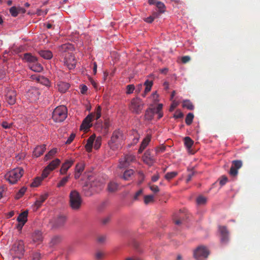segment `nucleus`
<instances>
[{
    "label": "nucleus",
    "instance_id": "1",
    "mask_svg": "<svg viewBox=\"0 0 260 260\" xmlns=\"http://www.w3.org/2000/svg\"><path fill=\"white\" fill-rule=\"evenodd\" d=\"M124 140V136L122 131L119 129L113 132L108 145L113 150L120 148Z\"/></svg>",
    "mask_w": 260,
    "mask_h": 260
},
{
    "label": "nucleus",
    "instance_id": "2",
    "mask_svg": "<svg viewBox=\"0 0 260 260\" xmlns=\"http://www.w3.org/2000/svg\"><path fill=\"white\" fill-rule=\"evenodd\" d=\"M82 200L79 193L76 190H72L69 195V205L73 210H79L82 204Z\"/></svg>",
    "mask_w": 260,
    "mask_h": 260
},
{
    "label": "nucleus",
    "instance_id": "3",
    "mask_svg": "<svg viewBox=\"0 0 260 260\" xmlns=\"http://www.w3.org/2000/svg\"><path fill=\"white\" fill-rule=\"evenodd\" d=\"M101 116V108L98 106L95 110V113H91L88 115L86 118L83 120V122L80 126V129L84 130V131H87L91 126L90 122L95 117L96 120H98Z\"/></svg>",
    "mask_w": 260,
    "mask_h": 260
},
{
    "label": "nucleus",
    "instance_id": "4",
    "mask_svg": "<svg viewBox=\"0 0 260 260\" xmlns=\"http://www.w3.org/2000/svg\"><path fill=\"white\" fill-rule=\"evenodd\" d=\"M23 173L24 170L21 168H18L8 172L5 175V178L10 183L15 184L22 177Z\"/></svg>",
    "mask_w": 260,
    "mask_h": 260
},
{
    "label": "nucleus",
    "instance_id": "5",
    "mask_svg": "<svg viewBox=\"0 0 260 260\" xmlns=\"http://www.w3.org/2000/svg\"><path fill=\"white\" fill-rule=\"evenodd\" d=\"M67 117V109L64 106L56 107L52 113V118L55 122H62Z\"/></svg>",
    "mask_w": 260,
    "mask_h": 260
},
{
    "label": "nucleus",
    "instance_id": "6",
    "mask_svg": "<svg viewBox=\"0 0 260 260\" xmlns=\"http://www.w3.org/2000/svg\"><path fill=\"white\" fill-rule=\"evenodd\" d=\"M210 254L208 248L204 245H200L193 251V256L196 260H205Z\"/></svg>",
    "mask_w": 260,
    "mask_h": 260
},
{
    "label": "nucleus",
    "instance_id": "7",
    "mask_svg": "<svg viewBox=\"0 0 260 260\" xmlns=\"http://www.w3.org/2000/svg\"><path fill=\"white\" fill-rule=\"evenodd\" d=\"M11 253L15 257L20 258L24 253V242L22 240H18L13 244L11 248Z\"/></svg>",
    "mask_w": 260,
    "mask_h": 260
},
{
    "label": "nucleus",
    "instance_id": "8",
    "mask_svg": "<svg viewBox=\"0 0 260 260\" xmlns=\"http://www.w3.org/2000/svg\"><path fill=\"white\" fill-rule=\"evenodd\" d=\"M143 103L139 98H134L132 100L129 106V109L134 113L139 114L143 108Z\"/></svg>",
    "mask_w": 260,
    "mask_h": 260
},
{
    "label": "nucleus",
    "instance_id": "9",
    "mask_svg": "<svg viewBox=\"0 0 260 260\" xmlns=\"http://www.w3.org/2000/svg\"><path fill=\"white\" fill-rule=\"evenodd\" d=\"M243 165L241 160H234L232 161V166L229 171V174L233 177H235L238 173V170L240 169Z\"/></svg>",
    "mask_w": 260,
    "mask_h": 260
},
{
    "label": "nucleus",
    "instance_id": "10",
    "mask_svg": "<svg viewBox=\"0 0 260 260\" xmlns=\"http://www.w3.org/2000/svg\"><path fill=\"white\" fill-rule=\"evenodd\" d=\"M63 57H64V64L67 66L70 70L75 67L76 61L75 59V57L73 55V53L71 54L68 53L63 54Z\"/></svg>",
    "mask_w": 260,
    "mask_h": 260
},
{
    "label": "nucleus",
    "instance_id": "11",
    "mask_svg": "<svg viewBox=\"0 0 260 260\" xmlns=\"http://www.w3.org/2000/svg\"><path fill=\"white\" fill-rule=\"evenodd\" d=\"M110 125V121L108 119H106L104 122L96 123L95 125L96 128L98 131H101V133L103 135H106L108 132L109 127Z\"/></svg>",
    "mask_w": 260,
    "mask_h": 260
},
{
    "label": "nucleus",
    "instance_id": "12",
    "mask_svg": "<svg viewBox=\"0 0 260 260\" xmlns=\"http://www.w3.org/2000/svg\"><path fill=\"white\" fill-rule=\"evenodd\" d=\"M142 158L143 161L149 166H152L155 161V159L154 156L151 154V151L150 150L146 151L142 157Z\"/></svg>",
    "mask_w": 260,
    "mask_h": 260
},
{
    "label": "nucleus",
    "instance_id": "13",
    "mask_svg": "<svg viewBox=\"0 0 260 260\" xmlns=\"http://www.w3.org/2000/svg\"><path fill=\"white\" fill-rule=\"evenodd\" d=\"M218 230L220 234V241L222 243L225 244L229 241V232L225 226H219Z\"/></svg>",
    "mask_w": 260,
    "mask_h": 260
},
{
    "label": "nucleus",
    "instance_id": "14",
    "mask_svg": "<svg viewBox=\"0 0 260 260\" xmlns=\"http://www.w3.org/2000/svg\"><path fill=\"white\" fill-rule=\"evenodd\" d=\"M6 100L9 105H14L16 100V91L13 89L8 90L6 94Z\"/></svg>",
    "mask_w": 260,
    "mask_h": 260
},
{
    "label": "nucleus",
    "instance_id": "15",
    "mask_svg": "<svg viewBox=\"0 0 260 260\" xmlns=\"http://www.w3.org/2000/svg\"><path fill=\"white\" fill-rule=\"evenodd\" d=\"M74 50V47L71 44H64L60 46L59 48V51L62 53V56L63 54L68 53L71 54Z\"/></svg>",
    "mask_w": 260,
    "mask_h": 260
},
{
    "label": "nucleus",
    "instance_id": "16",
    "mask_svg": "<svg viewBox=\"0 0 260 260\" xmlns=\"http://www.w3.org/2000/svg\"><path fill=\"white\" fill-rule=\"evenodd\" d=\"M48 197V193H45L40 196L39 198L36 201L34 205V210H37L39 208H40L42 206V204L47 199Z\"/></svg>",
    "mask_w": 260,
    "mask_h": 260
},
{
    "label": "nucleus",
    "instance_id": "17",
    "mask_svg": "<svg viewBox=\"0 0 260 260\" xmlns=\"http://www.w3.org/2000/svg\"><path fill=\"white\" fill-rule=\"evenodd\" d=\"M74 164V160H67L61 166L60 169V174L61 175H64L67 173L68 170L72 167Z\"/></svg>",
    "mask_w": 260,
    "mask_h": 260
},
{
    "label": "nucleus",
    "instance_id": "18",
    "mask_svg": "<svg viewBox=\"0 0 260 260\" xmlns=\"http://www.w3.org/2000/svg\"><path fill=\"white\" fill-rule=\"evenodd\" d=\"M46 150V145L43 144L40 146H37L34 149L33 152V155L38 157L42 155Z\"/></svg>",
    "mask_w": 260,
    "mask_h": 260
},
{
    "label": "nucleus",
    "instance_id": "19",
    "mask_svg": "<svg viewBox=\"0 0 260 260\" xmlns=\"http://www.w3.org/2000/svg\"><path fill=\"white\" fill-rule=\"evenodd\" d=\"M62 241V237L59 235H54L52 236L49 242L50 247H54L58 245L61 243Z\"/></svg>",
    "mask_w": 260,
    "mask_h": 260
},
{
    "label": "nucleus",
    "instance_id": "20",
    "mask_svg": "<svg viewBox=\"0 0 260 260\" xmlns=\"http://www.w3.org/2000/svg\"><path fill=\"white\" fill-rule=\"evenodd\" d=\"M95 135H91L87 140V143L85 146V149L87 151L91 152L93 147V143L95 140Z\"/></svg>",
    "mask_w": 260,
    "mask_h": 260
},
{
    "label": "nucleus",
    "instance_id": "21",
    "mask_svg": "<svg viewBox=\"0 0 260 260\" xmlns=\"http://www.w3.org/2000/svg\"><path fill=\"white\" fill-rule=\"evenodd\" d=\"M66 221V217L64 215H60L58 216L54 220V225L56 227H60L63 226Z\"/></svg>",
    "mask_w": 260,
    "mask_h": 260
},
{
    "label": "nucleus",
    "instance_id": "22",
    "mask_svg": "<svg viewBox=\"0 0 260 260\" xmlns=\"http://www.w3.org/2000/svg\"><path fill=\"white\" fill-rule=\"evenodd\" d=\"M28 67L31 70L35 72H41L43 69L42 65L39 63L38 61H37L36 62L29 64Z\"/></svg>",
    "mask_w": 260,
    "mask_h": 260
},
{
    "label": "nucleus",
    "instance_id": "23",
    "mask_svg": "<svg viewBox=\"0 0 260 260\" xmlns=\"http://www.w3.org/2000/svg\"><path fill=\"white\" fill-rule=\"evenodd\" d=\"M151 137L149 136H147L144 139L142 142L140 147L138 150V153H141L146 148L150 141Z\"/></svg>",
    "mask_w": 260,
    "mask_h": 260
},
{
    "label": "nucleus",
    "instance_id": "24",
    "mask_svg": "<svg viewBox=\"0 0 260 260\" xmlns=\"http://www.w3.org/2000/svg\"><path fill=\"white\" fill-rule=\"evenodd\" d=\"M23 59L25 60L26 62H28L29 64H31L34 62H36L38 61L37 57L35 56L32 55L30 53H25L23 56Z\"/></svg>",
    "mask_w": 260,
    "mask_h": 260
},
{
    "label": "nucleus",
    "instance_id": "25",
    "mask_svg": "<svg viewBox=\"0 0 260 260\" xmlns=\"http://www.w3.org/2000/svg\"><path fill=\"white\" fill-rule=\"evenodd\" d=\"M32 240L34 242L40 243L43 240V236L41 232L40 231H36L32 236Z\"/></svg>",
    "mask_w": 260,
    "mask_h": 260
},
{
    "label": "nucleus",
    "instance_id": "26",
    "mask_svg": "<svg viewBox=\"0 0 260 260\" xmlns=\"http://www.w3.org/2000/svg\"><path fill=\"white\" fill-rule=\"evenodd\" d=\"M163 105L162 104H159L156 108H152L154 114H157L158 115V119L161 118L163 116V112L162 111Z\"/></svg>",
    "mask_w": 260,
    "mask_h": 260
},
{
    "label": "nucleus",
    "instance_id": "27",
    "mask_svg": "<svg viewBox=\"0 0 260 260\" xmlns=\"http://www.w3.org/2000/svg\"><path fill=\"white\" fill-rule=\"evenodd\" d=\"M58 90L62 93L65 92L70 87V85L64 82H59L57 83Z\"/></svg>",
    "mask_w": 260,
    "mask_h": 260
},
{
    "label": "nucleus",
    "instance_id": "28",
    "mask_svg": "<svg viewBox=\"0 0 260 260\" xmlns=\"http://www.w3.org/2000/svg\"><path fill=\"white\" fill-rule=\"evenodd\" d=\"M28 215V212L27 211H25L21 213H20L17 217V221L20 223H23L25 224L27 221V217Z\"/></svg>",
    "mask_w": 260,
    "mask_h": 260
},
{
    "label": "nucleus",
    "instance_id": "29",
    "mask_svg": "<svg viewBox=\"0 0 260 260\" xmlns=\"http://www.w3.org/2000/svg\"><path fill=\"white\" fill-rule=\"evenodd\" d=\"M40 55L43 58L49 59L52 57V53L49 50H41L39 51Z\"/></svg>",
    "mask_w": 260,
    "mask_h": 260
},
{
    "label": "nucleus",
    "instance_id": "30",
    "mask_svg": "<svg viewBox=\"0 0 260 260\" xmlns=\"http://www.w3.org/2000/svg\"><path fill=\"white\" fill-rule=\"evenodd\" d=\"M60 159L56 158L51 161L47 167L50 169V170L53 171L60 164Z\"/></svg>",
    "mask_w": 260,
    "mask_h": 260
},
{
    "label": "nucleus",
    "instance_id": "31",
    "mask_svg": "<svg viewBox=\"0 0 260 260\" xmlns=\"http://www.w3.org/2000/svg\"><path fill=\"white\" fill-rule=\"evenodd\" d=\"M118 189V185L115 182L111 181L108 185V190L110 192H114Z\"/></svg>",
    "mask_w": 260,
    "mask_h": 260
},
{
    "label": "nucleus",
    "instance_id": "32",
    "mask_svg": "<svg viewBox=\"0 0 260 260\" xmlns=\"http://www.w3.org/2000/svg\"><path fill=\"white\" fill-rule=\"evenodd\" d=\"M57 149L56 148H53L49 151L44 157V161H47L51 159L57 153Z\"/></svg>",
    "mask_w": 260,
    "mask_h": 260
},
{
    "label": "nucleus",
    "instance_id": "33",
    "mask_svg": "<svg viewBox=\"0 0 260 260\" xmlns=\"http://www.w3.org/2000/svg\"><path fill=\"white\" fill-rule=\"evenodd\" d=\"M152 85H153V82L152 81L147 80L145 82L144 85L146 87H145V89L144 93L143 94V96H145L146 95V94L150 91Z\"/></svg>",
    "mask_w": 260,
    "mask_h": 260
},
{
    "label": "nucleus",
    "instance_id": "34",
    "mask_svg": "<svg viewBox=\"0 0 260 260\" xmlns=\"http://www.w3.org/2000/svg\"><path fill=\"white\" fill-rule=\"evenodd\" d=\"M182 107L190 110H192L194 109V106L192 103L188 100L183 101Z\"/></svg>",
    "mask_w": 260,
    "mask_h": 260
},
{
    "label": "nucleus",
    "instance_id": "35",
    "mask_svg": "<svg viewBox=\"0 0 260 260\" xmlns=\"http://www.w3.org/2000/svg\"><path fill=\"white\" fill-rule=\"evenodd\" d=\"M134 171L132 169L126 170L123 175V178L125 180H129L132 176L134 174Z\"/></svg>",
    "mask_w": 260,
    "mask_h": 260
},
{
    "label": "nucleus",
    "instance_id": "36",
    "mask_svg": "<svg viewBox=\"0 0 260 260\" xmlns=\"http://www.w3.org/2000/svg\"><path fill=\"white\" fill-rule=\"evenodd\" d=\"M70 178V174L68 175L67 176L62 178L60 181L57 183V187L59 188L62 186H64L68 182L69 179Z\"/></svg>",
    "mask_w": 260,
    "mask_h": 260
},
{
    "label": "nucleus",
    "instance_id": "37",
    "mask_svg": "<svg viewBox=\"0 0 260 260\" xmlns=\"http://www.w3.org/2000/svg\"><path fill=\"white\" fill-rule=\"evenodd\" d=\"M123 157L129 165H130L132 162L134 161L136 159L135 156L131 154H125L123 156Z\"/></svg>",
    "mask_w": 260,
    "mask_h": 260
},
{
    "label": "nucleus",
    "instance_id": "38",
    "mask_svg": "<svg viewBox=\"0 0 260 260\" xmlns=\"http://www.w3.org/2000/svg\"><path fill=\"white\" fill-rule=\"evenodd\" d=\"M178 175V172L176 171L168 172L165 176V178L168 181H170L175 178Z\"/></svg>",
    "mask_w": 260,
    "mask_h": 260
},
{
    "label": "nucleus",
    "instance_id": "39",
    "mask_svg": "<svg viewBox=\"0 0 260 260\" xmlns=\"http://www.w3.org/2000/svg\"><path fill=\"white\" fill-rule=\"evenodd\" d=\"M184 144H185V146L188 149H190L192 147V146L193 144V141L189 137H185L184 139Z\"/></svg>",
    "mask_w": 260,
    "mask_h": 260
},
{
    "label": "nucleus",
    "instance_id": "40",
    "mask_svg": "<svg viewBox=\"0 0 260 260\" xmlns=\"http://www.w3.org/2000/svg\"><path fill=\"white\" fill-rule=\"evenodd\" d=\"M154 113L151 109H149L146 110L145 112V119L148 120H151L153 119L154 116Z\"/></svg>",
    "mask_w": 260,
    "mask_h": 260
},
{
    "label": "nucleus",
    "instance_id": "41",
    "mask_svg": "<svg viewBox=\"0 0 260 260\" xmlns=\"http://www.w3.org/2000/svg\"><path fill=\"white\" fill-rule=\"evenodd\" d=\"M194 115L192 113H189L185 118V123L187 125H190L193 121Z\"/></svg>",
    "mask_w": 260,
    "mask_h": 260
},
{
    "label": "nucleus",
    "instance_id": "42",
    "mask_svg": "<svg viewBox=\"0 0 260 260\" xmlns=\"http://www.w3.org/2000/svg\"><path fill=\"white\" fill-rule=\"evenodd\" d=\"M156 6L158 9L159 13H163L165 11L166 7L164 4L161 2H157Z\"/></svg>",
    "mask_w": 260,
    "mask_h": 260
},
{
    "label": "nucleus",
    "instance_id": "43",
    "mask_svg": "<svg viewBox=\"0 0 260 260\" xmlns=\"http://www.w3.org/2000/svg\"><path fill=\"white\" fill-rule=\"evenodd\" d=\"M91 185V188L90 190L89 189L87 190V188H88L87 186H85L83 188V190L84 191L85 194L86 196H91L94 191H96L92 188V186L94 185V183L92 184Z\"/></svg>",
    "mask_w": 260,
    "mask_h": 260
},
{
    "label": "nucleus",
    "instance_id": "44",
    "mask_svg": "<svg viewBox=\"0 0 260 260\" xmlns=\"http://www.w3.org/2000/svg\"><path fill=\"white\" fill-rule=\"evenodd\" d=\"M207 199L202 196H200L197 198V203L199 205H205Z\"/></svg>",
    "mask_w": 260,
    "mask_h": 260
},
{
    "label": "nucleus",
    "instance_id": "45",
    "mask_svg": "<svg viewBox=\"0 0 260 260\" xmlns=\"http://www.w3.org/2000/svg\"><path fill=\"white\" fill-rule=\"evenodd\" d=\"M119 168H125L127 167L129 165L127 162L124 159V158L122 157H121V158L119 159Z\"/></svg>",
    "mask_w": 260,
    "mask_h": 260
},
{
    "label": "nucleus",
    "instance_id": "46",
    "mask_svg": "<svg viewBox=\"0 0 260 260\" xmlns=\"http://www.w3.org/2000/svg\"><path fill=\"white\" fill-rule=\"evenodd\" d=\"M84 164L82 162L78 163L76 166L75 171L82 173L84 170Z\"/></svg>",
    "mask_w": 260,
    "mask_h": 260
},
{
    "label": "nucleus",
    "instance_id": "47",
    "mask_svg": "<svg viewBox=\"0 0 260 260\" xmlns=\"http://www.w3.org/2000/svg\"><path fill=\"white\" fill-rule=\"evenodd\" d=\"M26 190V188L24 187H22L19 191L17 193L15 196L16 199H20L24 194Z\"/></svg>",
    "mask_w": 260,
    "mask_h": 260
},
{
    "label": "nucleus",
    "instance_id": "48",
    "mask_svg": "<svg viewBox=\"0 0 260 260\" xmlns=\"http://www.w3.org/2000/svg\"><path fill=\"white\" fill-rule=\"evenodd\" d=\"M42 179H41L40 177H37L36 178L34 181L31 184V187H37L41 183V182L42 181Z\"/></svg>",
    "mask_w": 260,
    "mask_h": 260
},
{
    "label": "nucleus",
    "instance_id": "49",
    "mask_svg": "<svg viewBox=\"0 0 260 260\" xmlns=\"http://www.w3.org/2000/svg\"><path fill=\"white\" fill-rule=\"evenodd\" d=\"M10 13L13 17H16L18 15V9L16 7H12L10 9Z\"/></svg>",
    "mask_w": 260,
    "mask_h": 260
},
{
    "label": "nucleus",
    "instance_id": "50",
    "mask_svg": "<svg viewBox=\"0 0 260 260\" xmlns=\"http://www.w3.org/2000/svg\"><path fill=\"white\" fill-rule=\"evenodd\" d=\"M154 200V196L153 195H147L144 197V203L146 204L153 202Z\"/></svg>",
    "mask_w": 260,
    "mask_h": 260
},
{
    "label": "nucleus",
    "instance_id": "51",
    "mask_svg": "<svg viewBox=\"0 0 260 260\" xmlns=\"http://www.w3.org/2000/svg\"><path fill=\"white\" fill-rule=\"evenodd\" d=\"M101 145V138H98L95 142L94 144L93 145V147L95 149H98Z\"/></svg>",
    "mask_w": 260,
    "mask_h": 260
},
{
    "label": "nucleus",
    "instance_id": "52",
    "mask_svg": "<svg viewBox=\"0 0 260 260\" xmlns=\"http://www.w3.org/2000/svg\"><path fill=\"white\" fill-rule=\"evenodd\" d=\"M51 171V170H50L49 168H48L47 167H46L43 170L42 174V178H45L47 177L48 175L49 174L50 172Z\"/></svg>",
    "mask_w": 260,
    "mask_h": 260
},
{
    "label": "nucleus",
    "instance_id": "53",
    "mask_svg": "<svg viewBox=\"0 0 260 260\" xmlns=\"http://www.w3.org/2000/svg\"><path fill=\"white\" fill-rule=\"evenodd\" d=\"M135 89V86L133 84H129L126 86V93H132Z\"/></svg>",
    "mask_w": 260,
    "mask_h": 260
},
{
    "label": "nucleus",
    "instance_id": "54",
    "mask_svg": "<svg viewBox=\"0 0 260 260\" xmlns=\"http://www.w3.org/2000/svg\"><path fill=\"white\" fill-rule=\"evenodd\" d=\"M183 113L182 112L179 110H177L174 114L173 117L176 119L181 118L183 117Z\"/></svg>",
    "mask_w": 260,
    "mask_h": 260
},
{
    "label": "nucleus",
    "instance_id": "55",
    "mask_svg": "<svg viewBox=\"0 0 260 260\" xmlns=\"http://www.w3.org/2000/svg\"><path fill=\"white\" fill-rule=\"evenodd\" d=\"M228 181V178L225 176H222L220 178L219 183L221 186L225 185Z\"/></svg>",
    "mask_w": 260,
    "mask_h": 260
},
{
    "label": "nucleus",
    "instance_id": "56",
    "mask_svg": "<svg viewBox=\"0 0 260 260\" xmlns=\"http://www.w3.org/2000/svg\"><path fill=\"white\" fill-rule=\"evenodd\" d=\"M1 125L4 128L8 129L12 127V123H8L7 121H3Z\"/></svg>",
    "mask_w": 260,
    "mask_h": 260
},
{
    "label": "nucleus",
    "instance_id": "57",
    "mask_svg": "<svg viewBox=\"0 0 260 260\" xmlns=\"http://www.w3.org/2000/svg\"><path fill=\"white\" fill-rule=\"evenodd\" d=\"M166 150V146L164 145H161L159 147H157L155 149V151L156 153H162L164 152Z\"/></svg>",
    "mask_w": 260,
    "mask_h": 260
},
{
    "label": "nucleus",
    "instance_id": "58",
    "mask_svg": "<svg viewBox=\"0 0 260 260\" xmlns=\"http://www.w3.org/2000/svg\"><path fill=\"white\" fill-rule=\"evenodd\" d=\"M75 137V134H72L66 142V144H70L72 143Z\"/></svg>",
    "mask_w": 260,
    "mask_h": 260
},
{
    "label": "nucleus",
    "instance_id": "59",
    "mask_svg": "<svg viewBox=\"0 0 260 260\" xmlns=\"http://www.w3.org/2000/svg\"><path fill=\"white\" fill-rule=\"evenodd\" d=\"M106 240V237L104 235L100 236L98 238V241L99 243L102 244L104 243Z\"/></svg>",
    "mask_w": 260,
    "mask_h": 260
},
{
    "label": "nucleus",
    "instance_id": "60",
    "mask_svg": "<svg viewBox=\"0 0 260 260\" xmlns=\"http://www.w3.org/2000/svg\"><path fill=\"white\" fill-rule=\"evenodd\" d=\"M151 190L155 193L158 192L159 191V188L157 185H152L150 186Z\"/></svg>",
    "mask_w": 260,
    "mask_h": 260
},
{
    "label": "nucleus",
    "instance_id": "61",
    "mask_svg": "<svg viewBox=\"0 0 260 260\" xmlns=\"http://www.w3.org/2000/svg\"><path fill=\"white\" fill-rule=\"evenodd\" d=\"M178 105V103L174 101L170 107V111H173Z\"/></svg>",
    "mask_w": 260,
    "mask_h": 260
},
{
    "label": "nucleus",
    "instance_id": "62",
    "mask_svg": "<svg viewBox=\"0 0 260 260\" xmlns=\"http://www.w3.org/2000/svg\"><path fill=\"white\" fill-rule=\"evenodd\" d=\"M190 60V57L189 56H184L181 58V61L183 63H186L189 61Z\"/></svg>",
    "mask_w": 260,
    "mask_h": 260
},
{
    "label": "nucleus",
    "instance_id": "63",
    "mask_svg": "<svg viewBox=\"0 0 260 260\" xmlns=\"http://www.w3.org/2000/svg\"><path fill=\"white\" fill-rule=\"evenodd\" d=\"M104 256V253L101 251H98L95 254L96 258L98 259H101Z\"/></svg>",
    "mask_w": 260,
    "mask_h": 260
},
{
    "label": "nucleus",
    "instance_id": "64",
    "mask_svg": "<svg viewBox=\"0 0 260 260\" xmlns=\"http://www.w3.org/2000/svg\"><path fill=\"white\" fill-rule=\"evenodd\" d=\"M142 193H143V189H141L139 190H138V191L136 193V194H135L134 197V199H135V200H138V197H139L140 196H141V195L142 194Z\"/></svg>",
    "mask_w": 260,
    "mask_h": 260
}]
</instances>
